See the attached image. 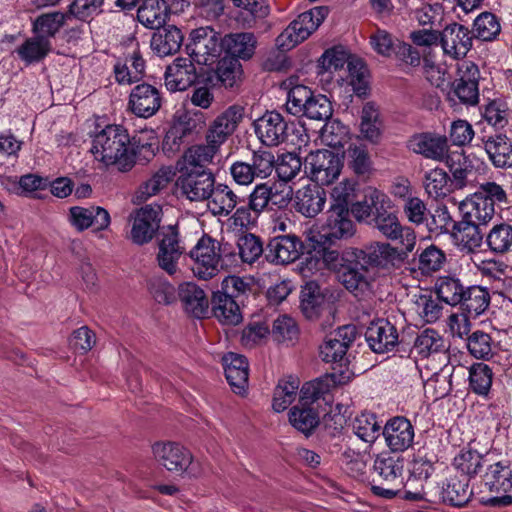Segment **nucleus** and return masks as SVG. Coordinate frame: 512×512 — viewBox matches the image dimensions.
<instances>
[{"instance_id":"1","label":"nucleus","mask_w":512,"mask_h":512,"mask_svg":"<svg viewBox=\"0 0 512 512\" xmlns=\"http://www.w3.org/2000/svg\"><path fill=\"white\" fill-rule=\"evenodd\" d=\"M91 152L105 167L115 166L120 172L130 171L135 163V152L130 147V136L121 125H107L92 141Z\"/></svg>"},{"instance_id":"2","label":"nucleus","mask_w":512,"mask_h":512,"mask_svg":"<svg viewBox=\"0 0 512 512\" xmlns=\"http://www.w3.org/2000/svg\"><path fill=\"white\" fill-rule=\"evenodd\" d=\"M189 254L194 261V275L201 280L212 279L221 271L237 265L235 247L208 235H203Z\"/></svg>"},{"instance_id":"3","label":"nucleus","mask_w":512,"mask_h":512,"mask_svg":"<svg viewBox=\"0 0 512 512\" xmlns=\"http://www.w3.org/2000/svg\"><path fill=\"white\" fill-rule=\"evenodd\" d=\"M506 200L503 188L495 182L481 184L479 189L462 202L463 220L486 226L495 215V204Z\"/></svg>"},{"instance_id":"4","label":"nucleus","mask_w":512,"mask_h":512,"mask_svg":"<svg viewBox=\"0 0 512 512\" xmlns=\"http://www.w3.org/2000/svg\"><path fill=\"white\" fill-rule=\"evenodd\" d=\"M325 224L321 227L312 226L305 231L306 240L310 243L335 244L339 240L351 237L355 230L350 219L349 209L342 204H331Z\"/></svg>"},{"instance_id":"5","label":"nucleus","mask_w":512,"mask_h":512,"mask_svg":"<svg viewBox=\"0 0 512 512\" xmlns=\"http://www.w3.org/2000/svg\"><path fill=\"white\" fill-rule=\"evenodd\" d=\"M286 110L294 116H306L313 120H328L332 115V104L322 94H315L304 85H296L287 93Z\"/></svg>"},{"instance_id":"6","label":"nucleus","mask_w":512,"mask_h":512,"mask_svg":"<svg viewBox=\"0 0 512 512\" xmlns=\"http://www.w3.org/2000/svg\"><path fill=\"white\" fill-rule=\"evenodd\" d=\"M326 7H315L303 12L293 20L276 38V45L283 51L290 50L305 41L324 21Z\"/></svg>"},{"instance_id":"7","label":"nucleus","mask_w":512,"mask_h":512,"mask_svg":"<svg viewBox=\"0 0 512 512\" xmlns=\"http://www.w3.org/2000/svg\"><path fill=\"white\" fill-rule=\"evenodd\" d=\"M373 469L388 486L372 484L373 494L386 499L394 498L404 486V459L387 454L380 455L375 459Z\"/></svg>"},{"instance_id":"8","label":"nucleus","mask_w":512,"mask_h":512,"mask_svg":"<svg viewBox=\"0 0 512 512\" xmlns=\"http://www.w3.org/2000/svg\"><path fill=\"white\" fill-rule=\"evenodd\" d=\"M390 203H382L377 207L372 218V225L387 239L397 241L404 247V254L411 253L416 245V234L414 229L400 223L396 213L388 211L386 207Z\"/></svg>"},{"instance_id":"9","label":"nucleus","mask_w":512,"mask_h":512,"mask_svg":"<svg viewBox=\"0 0 512 512\" xmlns=\"http://www.w3.org/2000/svg\"><path fill=\"white\" fill-rule=\"evenodd\" d=\"M343 167L341 158L329 150L310 152L306 157L305 172L317 185H329L340 175Z\"/></svg>"},{"instance_id":"10","label":"nucleus","mask_w":512,"mask_h":512,"mask_svg":"<svg viewBox=\"0 0 512 512\" xmlns=\"http://www.w3.org/2000/svg\"><path fill=\"white\" fill-rule=\"evenodd\" d=\"M293 123L276 110L266 111L254 120L253 128L259 141L267 147L278 146L288 140Z\"/></svg>"},{"instance_id":"11","label":"nucleus","mask_w":512,"mask_h":512,"mask_svg":"<svg viewBox=\"0 0 512 512\" xmlns=\"http://www.w3.org/2000/svg\"><path fill=\"white\" fill-rule=\"evenodd\" d=\"M221 40L220 34L210 26L199 27L191 31L186 51L193 61L207 65L220 54Z\"/></svg>"},{"instance_id":"12","label":"nucleus","mask_w":512,"mask_h":512,"mask_svg":"<svg viewBox=\"0 0 512 512\" xmlns=\"http://www.w3.org/2000/svg\"><path fill=\"white\" fill-rule=\"evenodd\" d=\"M245 114L243 106L234 104L220 113L208 126L205 140L218 152L242 122Z\"/></svg>"},{"instance_id":"13","label":"nucleus","mask_w":512,"mask_h":512,"mask_svg":"<svg viewBox=\"0 0 512 512\" xmlns=\"http://www.w3.org/2000/svg\"><path fill=\"white\" fill-rule=\"evenodd\" d=\"M483 482L489 492L500 496L490 500L492 504L508 505L512 503V497L508 495L512 491V462L501 460L487 466L483 475Z\"/></svg>"},{"instance_id":"14","label":"nucleus","mask_w":512,"mask_h":512,"mask_svg":"<svg viewBox=\"0 0 512 512\" xmlns=\"http://www.w3.org/2000/svg\"><path fill=\"white\" fill-rule=\"evenodd\" d=\"M131 230L129 239L136 245L149 243L160 227L161 208L160 206L145 205L129 216Z\"/></svg>"},{"instance_id":"15","label":"nucleus","mask_w":512,"mask_h":512,"mask_svg":"<svg viewBox=\"0 0 512 512\" xmlns=\"http://www.w3.org/2000/svg\"><path fill=\"white\" fill-rule=\"evenodd\" d=\"M152 453L159 465L177 474L188 472L193 462L191 452L178 442H156L152 446Z\"/></svg>"},{"instance_id":"16","label":"nucleus","mask_w":512,"mask_h":512,"mask_svg":"<svg viewBox=\"0 0 512 512\" xmlns=\"http://www.w3.org/2000/svg\"><path fill=\"white\" fill-rule=\"evenodd\" d=\"M458 77L452 84L453 94L465 105H476L479 101L480 71L471 61L458 65Z\"/></svg>"},{"instance_id":"17","label":"nucleus","mask_w":512,"mask_h":512,"mask_svg":"<svg viewBox=\"0 0 512 512\" xmlns=\"http://www.w3.org/2000/svg\"><path fill=\"white\" fill-rule=\"evenodd\" d=\"M162 106L160 90L148 83H141L131 89L128 109L137 117L148 119L154 116Z\"/></svg>"},{"instance_id":"18","label":"nucleus","mask_w":512,"mask_h":512,"mask_svg":"<svg viewBox=\"0 0 512 512\" xmlns=\"http://www.w3.org/2000/svg\"><path fill=\"white\" fill-rule=\"evenodd\" d=\"M357 337L354 325H344L330 333L320 346V356L326 363H340L345 360L348 348Z\"/></svg>"},{"instance_id":"19","label":"nucleus","mask_w":512,"mask_h":512,"mask_svg":"<svg viewBox=\"0 0 512 512\" xmlns=\"http://www.w3.org/2000/svg\"><path fill=\"white\" fill-rule=\"evenodd\" d=\"M445 162L452 174V185L457 189L474 181L477 173L484 169V163L479 158L459 151L448 153Z\"/></svg>"},{"instance_id":"20","label":"nucleus","mask_w":512,"mask_h":512,"mask_svg":"<svg viewBox=\"0 0 512 512\" xmlns=\"http://www.w3.org/2000/svg\"><path fill=\"white\" fill-rule=\"evenodd\" d=\"M68 220L78 231L82 232L92 227L94 232L104 231L111 224L109 212L100 206H73L69 209Z\"/></svg>"},{"instance_id":"21","label":"nucleus","mask_w":512,"mask_h":512,"mask_svg":"<svg viewBox=\"0 0 512 512\" xmlns=\"http://www.w3.org/2000/svg\"><path fill=\"white\" fill-rule=\"evenodd\" d=\"M183 252L184 247L180 244L178 231L172 226L163 230L158 244L159 267L169 275H174L178 270V261Z\"/></svg>"},{"instance_id":"22","label":"nucleus","mask_w":512,"mask_h":512,"mask_svg":"<svg viewBox=\"0 0 512 512\" xmlns=\"http://www.w3.org/2000/svg\"><path fill=\"white\" fill-rule=\"evenodd\" d=\"M382 435L391 451L404 452L412 446L415 430L407 418L395 416L383 426Z\"/></svg>"},{"instance_id":"23","label":"nucleus","mask_w":512,"mask_h":512,"mask_svg":"<svg viewBox=\"0 0 512 512\" xmlns=\"http://www.w3.org/2000/svg\"><path fill=\"white\" fill-rule=\"evenodd\" d=\"M368 346L375 353L392 351L399 342L397 328L389 320L379 318L370 323L365 332Z\"/></svg>"},{"instance_id":"24","label":"nucleus","mask_w":512,"mask_h":512,"mask_svg":"<svg viewBox=\"0 0 512 512\" xmlns=\"http://www.w3.org/2000/svg\"><path fill=\"white\" fill-rule=\"evenodd\" d=\"M177 185L181 194L190 201L201 202L208 200L215 186L212 173H180Z\"/></svg>"},{"instance_id":"25","label":"nucleus","mask_w":512,"mask_h":512,"mask_svg":"<svg viewBox=\"0 0 512 512\" xmlns=\"http://www.w3.org/2000/svg\"><path fill=\"white\" fill-rule=\"evenodd\" d=\"M194 62L190 57H178L165 71V86L171 92L184 91L197 80Z\"/></svg>"},{"instance_id":"26","label":"nucleus","mask_w":512,"mask_h":512,"mask_svg":"<svg viewBox=\"0 0 512 512\" xmlns=\"http://www.w3.org/2000/svg\"><path fill=\"white\" fill-rule=\"evenodd\" d=\"M440 43L443 52L457 59L466 56L472 47V37L467 27L452 23L440 33Z\"/></svg>"},{"instance_id":"27","label":"nucleus","mask_w":512,"mask_h":512,"mask_svg":"<svg viewBox=\"0 0 512 512\" xmlns=\"http://www.w3.org/2000/svg\"><path fill=\"white\" fill-rule=\"evenodd\" d=\"M303 248V243L297 236H279L270 240L265 257L272 263L289 264L300 257Z\"/></svg>"},{"instance_id":"28","label":"nucleus","mask_w":512,"mask_h":512,"mask_svg":"<svg viewBox=\"0 0 512 512\" xmlns=\"http://www.w3.org/2000/svg\"><path fill=\"white\" fill-rule=\"evenodd\" d=\"M218 151L209 145L198 144L189 147L177 162L180 173H212L208 165L213 162Z\"/></svg>"},{"instance_id":"29","label":"nucleus","mask_w":512,"mask_h":512,"mask_svg":"<svg viewBox=\"0 0 512 512\" xmlns=\"http://www.w3.org/2000/svg\"><path fill=\"white\" fill-rule=\"evenodd\" d=\"M407 146L412 152L436 161H444L448 155L446 138L431 133L413 135Z\"/></svg>"},{"instance_id":"30","label":"nucleus","mask_w":512,"mask_h":512,"mask_svg":"<svg viewBox=\"0 0 512 512\" xmlns=\"http://www.w3.org/2000/svg\"><path fill=\"white\" fill-rule=\"evenodd\" d=\"M226 379L233 392L243 395L248 386L249 365L240 354L229 352L222 358Z\"/></svg>"},{"instance_id":"31","label":"nucleus","mask_w":512,"mask_h":512,"mask_svg":"<svg viewBox=\"0 0 512 512\" xmlns=\"http://www.w3.org/2000/svg\"><path fill=\"white\" fill-rule=\"evenodd\" d=\"M363 253L369 265L379 268L394 267L408 256L404 254V247L397 249L386 242L371 243L365 247Z\"/></svg>"},{"instance_id":"32","label":"nucleus","mask_w":512,"mask_h":512,"mask_svg":"<svg viewBox=\"0 0 512 512\" xmlns=\"http://www.w3.org/2000/svg\"><path fill=\"white\" fill-rule=\"evenodd\" d=\"M325 190L317 184H308L298 189L295 194V208L306 217H315L324 208Z\"/></svg>"},{"instance_id":"33","label":"nucleus","mask_w":512,"mask_h":512,"mask_svg":"<svg viewBox=\"0 0 512 512\" xmlns=\"http://www.w3.org/2000/svg\"><path fill=\"white\" fill-rule=\"evenodd\" d=\"M221 44L228 57L249 60L255 53L257 38L252 32L229 33L222 38Z\"/></svg>"},{"instance_id":"34","label":"nucleus","mask_w":512,"mask_h":512,"mask_svg":"<svg viewBox=\"0 0 512 512\" xmlns=\"http://www.w3.org/2000/svg\"><path fill=\"white\" fill-rule=\"evenodd\" d=\"M52 51V41L33 34L19 44L14 53L25 66H30L42 62Z\"/></svg>"},{"instance_id":"35","label":"nucleus","mask_w":512,"mask_h":512,"mask_svg":"<svg viewBox=\"0 0 512 512\" xmlns=\"http://www.w3.org/2000/svg\"><path fill=\"white\" fill-rule=\"evenodd\" d=\"M452 237L454 245L463 254L477 252L483 243V234L480 231V227L466 220H462L457 225H454Z\"/></svg>"},{"instance_id":"36","label":"nucleus","mask_w":512,"mask_h":512,"mask_svg":"<svg viewBox=\"0 0 512 512\" xmlns=\"http://www.w3.org/2000/svg\"><path fill=\"white\" fill-rule=\"evenodd\" d=\"M179 299L185 311L200 319L208 311V300L204 291L193 283H183L178 290Z\"/></svg>"},{"instance_id":"37","label":"nucleus","mask_w":512,"mask_h":512,"mask_svg":"<svg viewBox=\"0 0 512 512\" xmlns=\"http://www.w3.org/2000/svg\"><path fill=\"white\" fill-rule=\"evenodd\" d=\"M183 42V34L179 28L169 25L158 29L151 38V49L160 57L176 53Z\"/></svg>"},{"instance_id":"38","label":"nucleus","mask_w":512,"mask_h":512,"mask_svg":"<svg viewBox=\"0 0 512 512\" xmlns=\"http://www.w3.org/2000/svg\"><path fill=\"white\" fill-rule=\"evenodd\" d=\"M144 72L145 61L137 51L126 56L123 61H117L114 65L115 79L121 85H129L140 81Z\"/></svg>"},{"instance_id":"39","label":"nucleus","mask_w":512,"mask_h":512,"mask_svg":"<svg viewBox=\"0 0 512 512\" xmlns=\"http://www.w3.org/2000/svg\"><path fill=\"white\" fill-rule=\"evenodd\" d=\"M412 351L422 358L441 354L440 357L444 361L449 360L448 355L445 353L444 338L436 330L430 328L425 329L416 337Z\"/></svg>"},{"instance_id":"40","label":"nucleus","mask_w":512,"mask_h":512,"mask_svg":"<svg viewBox=\"0 0 512 512\" xmlns=\"http://www.w3.org/2000/svg\"><path fill=\"white\" fill-rule=\"evenodd\" d=\"M169 8L164 0H143L137 10L138 21L149 29H159L168 17Z\"/></svg>"},{"instance_id":"41","label":"nucleus","mask_w":512,"mask_h":512,"mask_svg":"<svg viewBox=\"0 0 512 512\" xmlns=\"http://www.w3.org/2000/svg\"><path fill=\"white\" fill-rule=\"evenodd\" d=\"M453 371L454 367L452 365L445 364L439 370L427 376L426 379L421 371L425 394L435 400L447 396L452 389L451 377Z\"/></svg>"},{"instance_id":"42","label":"nucleus","mask_w":512,"mask_h":512,"mask_svg":"<svg viewBox=\"0 0 512 512\" xmlns=\"http://www.w3.org/2000/svg\"><path fill=\"white\" fill-rule=\"evenodd\" d=\"M471 495L468 478L453 476L442 483L440 497L446 504L461 507L470 500Z\"/></svg>"},{"instance_id":"43","label":"nucleus","mask_w":512,"mask_h":512,"mask_svg":"<svg viewBox=\"0 0 512 512\" xmlns=\"http://www.w3.org/2000/svg\"><path fill=\"white\" fill-rule=\"evenodd\" d=\"M242 302L223 293L213 295L212 305L215 317L223 324L236 325L242 320L240 304Z\"/></svg>"},{"instance_id":"44","label":"nucleus","mask_w":512,"mask_h":512,"mask_svg":"<svg viewBox=\"0 0 512 512\" xmlns=\"http://www.w3.org/2000/svg\"><path fill=\"white\" fill-rule=\"evenodd\" d=\"M463 296L461 308L472 318L482 315L488 309L491 300L489 290L479 285L467 287Z\"/></svg>"},{"instance_id":"45","label":"nucleus","mask_w":512,"mask_h":512,"mask_svg":"<svg viewBox=\"0 0 512 512\" xmlns=\"http://www.w3.org/2000/svg\"><path fill=\"white\" fill-rule=\"evenodd\" d=\"M207 201L209 210L219 216H228L241 202L239 197L224 184L215 185Z\"/></svg>"},{"instance_id":"46","label":"nucleus","mask_w":512,"mask_h":512,"mask_svg":"<svg viewBox=\"0 0 512 512\" xmlns=\"http://www.w3.org/2000/svg\"><path fill=\"white\" fill-rule=\"evenodd\" d=\"M352 431L358 439L371 445L382 434L383 427L374 413L357 415L351 423Z\"/></svg>"},{"instance_id":"47","label":"nucleus","mask_w":512,"mask_h":512,"mask_svg":"<svg viewBox=\"0 0 512 512\" xmlns=\"http://www.w3.org/2000/svg\"><path fill=\"white\" fill-rule=\"evenodd\" d=\"M66 18V14L58 11L43 13L32 21V34L52 41V38H54L64 26Z\"/></svg>"},{"instance_id":"48","label":"nucleus","mask_w":512,"mask_h":512,"mask_svg":"<svg viewBox=\"0 0 512 512\" xmlns=\"http://www.w3.org/2000/svg\"><path fill=\"white\" fill-rule=\"evenodd\" d=\"M485 151L495 167L512 166V144L505 135H497L485 142Z\"/></svg>"},{"instance_id":"49","label":"nucleus","mask_w":512,"mask_h":512,"mask_svg":"<svg viewBox=\"0 0 512 512\" xmlns=\"http://www.w3.org/2000/svg\"><path fill=\"white\" fill-rule=\"evenodd\" d=\"M382 203H390L388 197L379 190L369 191L363 201L356 202L351 207V212L358 221L372 224V218L377 207Z\"/></svg>"},{"instance_id":"50","label":"nucleus","mask_w":512,"mask_h":512,"mask_svg":"<svg viewBox=\"0 0 512 512\" xmlns=\"http://www.w3.org/2000/svg\"><path fill=\"white\" fill-rule=\"evenodd\" d=\"M308 243L313 250L308 252L309 256L305 259V265L308 270L317 269L320 263L332 269H336L340 265V253L329 248L332 244Z\"/></svg>"},{"instance_id":"51","label":"nucleus","mask_w":512,"mask_h":512,"mask_svg":"<svg viewBox=\"0 0 512 512\" xmlns=\"http://www.w3.org/2000/svg\"><path fill=\"white\" fill-rule=\"evenodd\" d=\"M451 184L452 180H450L447 172L441 168L431 169L424 174L423 186L430 198L439 199L447 196Z\"/></svg>"},{"instance_id":"52","label":"nucleus","mask_w":512,"mask_h":512,"mask_svg":"<svg viewBox=\"0 0 512 512\" xmlns=\"http://www.w3.org/2000/svg\"><path fill=\"white\" fill-rule=\"evenodd\" d=\"M299 385V379L294 376H288L279 381L272 402L274 411L283 412L292 404L296 399Z\"/></svg>"},{"instance_id":"53","label":"nucleus","mask_w":512,"mask_h":512,"mask_svg":"<svg viewBox=\"0 0 512 512\" xmlns=\"http://www.w3.org/2000/svg\"><path fill=\"white\" fill-rule=\"evenodd\" d=\"M466 288L460 279L452 276L439 277L435 286L438 298L451 306L463 301Z\"/></svg>"},{"instance_id":"54","label":"nucleus","mask_w":512,"mask_h":512,"mask_svg":"<svg viewBox=\"0 0 512 512\" xmlns=\"http://www.w3.org/2000/svg\"><path fill=\"white\" fill-rule=\"evenodd\" d=\"M413 311L419 318L428 324L435 323L442 314V305L439 298L430 293L414 295Z\"/></svg>"},{"instance_id":"55","label":"nucleus","mask_w":512,"mask_h":512,"mask_svg":"<svg viewBox=\"0 0 512 512\" xmlns=\"http://www.w3.org/2000/svg\"><path fill=\"white\" fill-rule=\"evenodd\" d=\"M348 167L357 175H366L372 170V161L366 145L351 143L346 150Z\"/></svg>"},{"instance_id":"56","label":"nucleus","mask_w":512,"mask_h":512,"mask_svg":"<svg viewBox=\"0 0 512 512\" xmlns=\"http://www.w3.org/2000/svg\"><path fill=\"white\" fill-rule=\"evenodd\" d=\"M174 171L171 167H161L146 180L138 190L139 198L147 200L164 189L173 179Z\"/></svg>"},{"instance_id":"57","label":"nucleus","mask_w":512,"mask_h":512,"mask_svg":"<svg viewBox=\"0 0 512 512\" xmlns=\"http://www.w3.org/2000/svg\"><path fill=\"white\" fill-rule=\"evenodd\" d=\"M489 250L503 254L512 248V226L507 223L495 225L486 236Z\"/></svg>"},{"instance_id":"58","label":"nucleus","mask_w":512,"mask_h":512,"mask_svg":"<svg viewBox=\"0 0 512 512\" xmlns=\"http://www.w3.org/2000/svg\"><path fill=\"white\" fill-rule=\"evenodd\" d=\"M323 297L315 282H307L301 291L300 307L307 319L316 318L321 309Z\"/></svg>"},{"instance_id":"59","label":"nucleus","mask_w":512,"mask_h":512,"mask_svg":"<svg viewBox=\"0 0 512 512\" xmlns=\"http://www.w3.org/2000/svg\"><path fill=\"white\" fill-rule=\"evenodd\" d=\"M493 373L484 363H476L469 370V385L471 390L480 395L487 396L492 385Z\"/></svg>"},{"instance_id":"60","label":"nucleus","mask_w":512,"mask_h":512,"mask_svg":"<svg viewBox=\"0 0 512 512\" xmlns=\"http://www.w3.org/2000/svg\"><path fill=\"white\" fill-rule=\"evenodd\" d=\"M484 458L477 451L462 450L455 456L453 465L461 473L462 478L475 476L483 466Z\"/></svg>"},{"instance_id":"61","label":"nucleus","mask_w":512,"mask_h":512,"mask_svg":"<svg viewBox=\"0 0 512 512\" xmlns=\"http://www.w3.org/2000/svg\"><path fill=\"white\" fill-rule=\"evenodd\" d=\"M473 30L478 39L492 41L500 33L501 25L495 14L483 12L474 20Z\"/></svg>"},{"instance_id":"62","label":"nucleus","mask_w":512,"mask_h":512,"mask_svg":"<svg viewBox=\"0 0 512 512\" xmlns=\"http://www.w3.org/2000/svg\"><path fill=\"white\" fill-rule=\"evenodd\" d=\"M291 425L305 435H309L318 425L319 416L313 408L293 407L289 413Z\"/></svg>"},{"instance_id":"63","label":"nucleus","mask_w":512,"mask_h":512,"mask_svg":"<svg viewBox=\"0 0 512 512\" xmlns=\"http://www.w3.org/2000/svg\"><path fill=\"white\" fill-rule=\"evenodd\" d=\"M273 339L279 343H293L298 339L299 328L296 321L288 315H279L273 322L270 331Z\"/></svg>"},{"instance_id":"64","label":"nucleus","mask_w":512,"mask_h":512,"mask_svg":"<svg viewBox=\"0 0 512 512\" xmlns=\"http://www.w3.org/2000/svg\"><path fill=\"white\" fill-rule=\"evenodd\" d=\"M237 248V259L240 258L248 264L254 263L263 253L262 242L253 234H245L239 237Z\"/></svg>"}]
</instances>
